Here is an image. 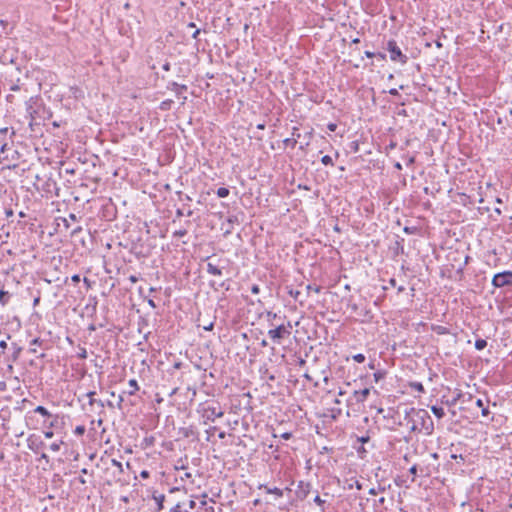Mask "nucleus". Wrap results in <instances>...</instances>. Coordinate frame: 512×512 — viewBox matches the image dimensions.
Listing matches in <instances>:
<instances>
[{"mask_svg":"<svg viewBox=\"0 0 512 512\" xmlns=\"http://www.w3.org/2000/svg\"><path fill=\"white\" fill-rule=\"evenodd\" d=\"M34 188L42 193V196L46 198H51L53 196H59V187L57 186L56 181L54 180L52 174H37L35 176V181L33 182Z\"/></svg>","mask_w":512,"mask_h":512,"instance_id":"nucleus-3","label":"nucleus"},{"mask_svg":"<svg viewBox=\"0 0 512 512\" xmlns=\"http://www.w3.org/2000/svg\"><path fill=\"white\" fill-rule=\"evenodd\" d=\"M173 103L174 101L172 99H165L160 103L159 109L162 111H168L172 108Z\"/></svg>","mask_w":512,"mask_h":512,"instance_id":"nucleus-29","label":"nucleus"},{"mask_svg":"<svg viewBox=\"0 0 512 512\" xmlns=\"http://www.w3.org/2000/svg\"><path fill=\"white\" fill-rule=\"evenodd\" d=\"M167 90H171L175 93L176 97L181 100V104L184 105L187 101V96L184 95V92L188 90V86L185 84H179L175 81H169L167 86Z\"/></svg>","mask_w":512,"mask_h":512,"instance_id":"nucleus-11","label":"nucleus"},{"mask_svg":"<svg viewBox=\"0 0 512 512\" xmlns=\"http://www.w3.org/2000/svg\"><path fill=\"white\" fill-rule=\"evenodd\" d=\"M197 411L201 413L204 424H207L208 422H214L216 418H221L224 415V411L222 410L219 403H200Z\"/></svg>","mask_w":512,"mask_h":512,"instance_id":"nucleus-4","label":"nucleus"},{"mask_svg":"<svg viewBox=\"0 0 512 512\" xmlns=\"http://www.w3.org/2000/svg\"><path fill=\"white\" fill-rule=\"evenodd\" d=\"M486 346H487V341L485 339L478 338L475 341V349L476 350H483L484 348H486Z\"/></svg>","mask_w":512,"mask_h":512,"instance_id":"nucleus-34","label":"nucleus"},{"mask_svg":"<svg viewBox=\"0 0 512 512\" xmlns=\"http://www.w3.org/2000/svg\"><path fill=\"white\" fill-rule=\"evenodd\" d=\"M288 294H289L292 298H294V300H295V301H298L300 305H303V304H304L303 300H300V299H299V296L301 295V292H300V291H298V290H294V289H289Z\"/></svg>","mask_w":512,"mask_h":512,"instance_id":"nucleus-32","label":"nucleus"},{"mask_svg":"<svg viewBox=\"0 0 512 512\" xmlns=\"http://www.w3.org/2000/svg\"><path fill=\"white\" fill-rule=\"evenodd\" d=\"M409 387L412 390L417 391L418 393H424L425 392L424 386H423V384L421 382H417V381L409 382Z\"/></svg>","mask_w":512,"mask_h":512,"instance_id":"nucleus-26","label":"nucleus"},{"mask_svg":"<svg viewBox=\"0 0 512 512\" xmlns=\"http://www.w3.org/2000/svg\"><path fill=\"white\" fill-rule=\"evenodd\" d=\"M404 421L411 432L424 433L430 436L434 432L433 419L425 409L414 407L405 410Z\"/></svg>","mask_w":512,"mask_h":512,"instance_id":"nucleus-1","label":"nucleus"},{"mask_svg":"<svg viewBox=\"0 0 512 512\" xmlns=\"http://www.w3.org/2000/svg\"><path fill=\"white\" fill-rule=\"evenodd\" d=\"M74 175L76 173V164L75 163H69V162H60V169L59 174L62 173Z\"/></svg>","mask_w":512,"mask_h":512,"instance_id":"nucleus-17","label":"nucleus"},{"mask_svg":"<svg viewBox=\"0 0 512 512\" xmlns=\"http://www.w3.org/2000/svg\"><path fill=\"white\" fill-rule=\"evenodd\" d=\"M230 194V191L228 188L226 187H220L217 189L216 191V195L219 197V198H225L227 197L228 195Z\"/></svg>","mask_w":512,"mask_h":512,"instance_id":"nucleus-33","label":"nucleus"},{"mask_svg":"<svg viewBox=\"0 0 512 512\" xmlns=\"http://www.w3.org/2000/svg\"><path fill=\"white\" fill-rule=\"evenodd\" d=\"M151 493V498L155 501L157 512L162 511L164 509L165 495L159 493L157 490L149 491Z\"/></svg>","mask_w":512,"mask_h":512,"instance_id":"nucleus-14","label":"nucleus"},{"mask_svg":"<svg viewBox=\"0 0 512 512\" xmlns=\"http://www.w3.org/2000/svg\"><path fill=\"white\" fill-rule=\"evenodd\" d=\"M409 472H410V474L413 475L412 482H414L415 477L418 474V466L416 464H414L413 466L410 467Z\"/></svg>","mask_w":512,"mask_h":512,"instance_id":"nucleus-51","label":"nucleus"},{"mask_svg":"<svg viewBox=\"0 0 512 512\" xmlns=\"http://www.w3.org/2000/svg\"><path fill=\"white\" fill-rule=\"evenodd\" d=\"M272 328L268 330V337L275 343L281 344L282 340L288 338L291 335L292 324L291 321H287L286 323H280L275 326H271Z\"/></svg>","mask_w":512,"mask_h":512,"instance_id":"nucleus-6","label":"nucleus"},{"mask_svg":"<svg viewBox=\"0 0 512 512\" xmlns=\"http://www.w3.org/2000/svg\"><path fill=\"white\" fill-rule=\"evenodd\" d=\"M178 433L183 438H193V439H196V440L198 439V435H199L196 427L193 426V425H190V426H187V427H180Z\"/></svg>","mask_w":512,"mask_h":512,"instance_id":"nucleus-13","label":"nucleus"},{"mask_svg":"<svg viewBox=\"0 0 512 512\" xmlns=\"http://www.w3.org/2000/svg\"><path fill=\"white\" fill-rule=\"evenodd\" d=\"M85 431H86L85 426L79 425V426H76V428L74 429V434L77 436H82V435H84Z\"/></svg>","mask_w":512,"mask_h":512,"instance_id":"nucleus-41","label":"nucleus"},{"mask_svg":"<svg viewBox=\"0 0 512 512\" xmlns=\"http://www.w3.org/2000/svg\"><path fill=\"white\" fill-rule=\"evenodd\" d=\"M71 280H72V282H73V283H75V284L79 283V282H80V280H81V279H80V275H78V274H74V275L71 277Z\"/></svg>","mask_w":512,"mask_h":512,"instance_id":"nucleus-63","label":"nucleus"},{"mask_svg":"<svg viewBox=\"0 0 512 512\" xmlns=\"http://www.w3.org/2000/svg\"><path fill=\"white\" fill-rule=\"evenodd\" d=\"M9 130L10 129L8 127H4V128L0 129V138L4 139V141H6V136H7L8 132H9Z\"/></svg>","mask_w":512,"mask_h":512,"instance_id":"nucleus-56","label":"nucleus"},{"mask_svg":"<svg viewBox=\"0 0 512 512\" xmlns=\"http://www.w3.org/2000/svg\"><path fill=\"white\" fill-rule=\"evenodd\" d=\"M449 450L451 452V455H450L451 459L456 460L458 463H464L465 457L461 453H458L459 449L456 448L454 444H451V446L449 447Z\"/></svg>","mask_w":512,"mask_h":512,"instance_id":"nucleus-19","label":"nucleus"},{"mask_svg":"<svg viewBox=\"0 0 512 512\" xmlns=\"http://www.w3.org/2000/svg\"><path fill=\"white\" fill-rule=\"evenodd\" d=\"M140 476H141L143 479H147V478H149L150 473H149V471H147V470H142V471L140 472Z\"/></svg>","mask_w":512,"mask_h":512,"instance_id":"nucleus-64","label":"nucleus"},{"mask_svg":"<svg viewBox=\"0 0 512 512\" xmlns=\"http://www.w3.org/2000/svg\"><path fill=\"white\" fill-rule=\"evenodd\" d=\"M354 487L357 490H361L362 489V484L356 478H354V477H352L349 480H346V486L344 488L353 489Z\"/></svg>","mask_w":512,"mask_h":512,"instance_id":"nucleus-23","label":"nucleus"},{"mask_svg":"<svg viewBox=\"0 0 512 512\" xmlns=\"http://www.w3.org/2000/svg\"><path fill=\"white\" fill-rule=\"evenodd\" d=\"M20 153L14 149L13 144H9L8 142H3L0 146V163L6 165L7 167H16L18 166V160L20 158Z\"/></svg>","mask_w":512,"mask_h":512,"instance_id":"nucleus-5","label":"nucleus"},{"mask_svg":"<svg viewBox=\"0 0 512 512\" xmlns=\"http://www.w3.org/2000/svg\"><path fill=\"white\" fill-rule=\"evenodd\" d=\"M460 396H461L460 393L457 394V396L453 397L451 400H447L446 404H448L449 406H454L458 402Z\"/></svg>","mask_w":512,"mask_h":512,"instance_id":"nucleus-53","label":"nucleus"},{"mask_svg":"<svg viewBox=\"0 0 512 512\" xmlns=\"http://www.w3.org/2000/svg\"><path fill=\"white\" fill-rule=\"evenodd\" d=\"M111 464H112L114 467H116V468L119 470V472H120V473H122V472H123V464H122L120 461H118V460H116V459H112V460H111Z\"/></svg>","mask_w":512,"mask_h":512,"instance_id":"nucleus-49","label":"nucleus"},{"mask_svg":"<svg viewBox=\"0 0 512 512\" xmlns=\"http://www.w3.org/2000/svg\"><path fill=\"white\" fill-rule=\"evenodd\" d=\"M207 494L202 495V499L197 501L196 497H191L188 500L177 502L179 505L186 507L188 511L194 512H214V507L208 506L206 502Z\"/></svg>","mask_w":512,"mask_h":512,"instance_id":"nucleus-7","label":"nucleus"},{"mask_svg":"<svg viewBox=\"0 0 512 512\" xmlns=\"http://www.w3.org/2000/svg\"><path fill=\"white\" fill-rule=\"evenodd\" d=\"M321 289H322V287H321V286H317V285L313 286V285H311V284H308V285L306 286V290H307V292H308V293H309L310 291H314L315 293H320V292H321Z\"/></svg>","mask_w":512,"mask_h":512,"instance_id":"nucleus-46","label":"nucleus"},{"mask_svg":"<svg viewBox=\"0 0 512 512\" xmlns=\"http://www.w3.org/2000/svg\"><path fill=\"white\" fill-rule=\"evenodd\" d=\"M321 162H322V164H324L326 166H328V165L333 166V160H332L331 156H329V155H324L321 158Z\"/></svg>","mask_w":512,"mask_h":512,"instance_id":"nucleus-43","label":"nucleus"},{"mask_svg":"<svg viewBox=\"0 0 512 512\" xmlns=\"http://www.w3.org/2000/svg\"><path fill=\"white\" fill-rule=\"evenodd\" d=\"M476 406L481 409V414L483 417H488L490 414V411L487 406L484 405V401L482 399L476 400Z\"/></svg>","mask_w":512,"mask_h":512,"instance_id":"nucleus-25","label":"nucleus"},{"mask_svg":"<svg viewBox=\"0 0 512 512\" xmlns=\"http://www.w3.org/2000/svg\"><path fill=\"white\" fill-rule=\"evenodd\" d=\"M331 412H332L333 419H336L338 416L341 415L342 410L340 408H332Z\"/></svg>","mask_w":512,"mask_h":512,"instance_id":"nucleus-57","label":"nucleus"},{"mask_svg":"<svg viewBox=\"0 0 512 512\" xmlns=\"http://www.w3.org/2000/svg\"><path fill=\"white\" fill-rule=\"evenodd\" d=\"M283 143L286 145V146H290L291 148H294L297 144V139H294V138H286Z\"/></svg>","mask_w":512,"mask_h":512,"instance_id":"nucleus-42","label":"nucleus"},{"mask_svg":"<svg viewBox=\"0 0 512 512\" xmlns=\"http://www.w3.org/2000/svg\"><path fill=\"white\" fill-rule=\"evenodd\" d=\"M92 402H95L94 405H97L100 408L99 414H103L105 402H103L101 399H96V400H93Z\"/></svg>","mask_w":512,"mask_h":512,"instance_id":"nucleus-48","label":"nucleus"},{"mask_svg":"<svg viewBox=\"0 0 512 512\" xmlns=\"http://www.w3.org/2000/svg\"><path fill=\"white\" fill-rule=\"evenodd\" d=\"M227 222L231 225L233 224H239V221H238V217L236 215H230L228 218H227Z\"/></svg>","mask_w":512,"mask_h":512,"instance_id":"nucleus-52","label":"nucleus"},{"mask_svg":"<svg viewBox=\"0 0 512 512\" xmlns=\"http://www.w3.org/2000/svg\"><path fill=\"white\" fill-rule=\"evenodd\" d=\"M432 331L435 332L437 335L450 334V329L441 325H433Z\"/></svg>","mask_w":512,"mask_h":512,"instance_id":"nucleus-24","label":"nucleus"},{"mask_svg":"<svg viewBox=\"0 0 512 512\" xmlns=\"http://www.w3.org/2000/svg\"><path fill=\"white\" fill-rule=\"evenodd\" d=\"M12 348L13 352L11 356H9L8 361L14 363L19 359L20 354L22 352V347H20L17 343H12Z\"/></svg>","mask_w":512,"mask_h":512,"instance_id":"nucleus-21","label":"nucleus"},{"mask_svg":"<svg viewBox=\"0 0 512 512\" xmlns=\"http://www.w3.org/2000/svg\"><path fill=\"white\" fill-rule=\"evenodd\" d=\"M312 485L309 482L299 481L297 484V488L295 490V495L299 500H304L307 498L309 493L311 492Z\"/></svg>","mask_w":512,"mask_h":512,"instance_id":"nucleus-12","label":"nucleus"},{"mask_svg":"<svg viewBox=\"0 0 512 512\" xmlns=\"http://www.w3.org/2000/svg\"><path fill=\"white\" fill-rule=\"evenodd\" d=\"M178 196H179V200L180 201H185V202H190L192 201V198L188 195V194H184L183 192L181 191H178L177 192Z\"/></svg>","mask_w":512,"mask_h":512,"instance_id":"nucleus-45","label":"nucleus"},{"mask_svg":"<svg viewBox=\"0 0 512 512\" xmlns=\"http://www.w3.org/2000/svg\"><path fill=\"white\" fill-rule=\"evenodd\" d=\"M0 61L3 64H6L7 62L12 63L13 62V57H8L6 54H3V55L0 56Z\"/></svg>","mask_w":512,"mask_h":512,"instance_id":"nucleus-55","label":"nucleus"},{"mask_svg":"<svg viewBox=\"0 0 512 512\" xmlns=\"http://www.w3.org/2000/svg\"><path fill=\"white\" fill-rule=\"evenodd\" d=\"M267 492L270 493V494H275L277 497H282L283 496V490H281L278 487H274V488L268 489Z\"/></svg>","mask_w":512,"mask_h":512,"instance_id":"nucleus-40","label":"nucleus"},{"mask_svg":"<svg viewBox=\"0 0 512 512\" xmlns=\"http://www.w3.org/2000/svg\"><path fill=\"white\" fill-rule=\"evenodd\" d=\"M251 292L253 294H259L260 293V287L257 284H253L251 287Z\"/></svg>","mask_w":512,"mask_h":512,"instance_id":"nucleus-60","label":"nucleus"},{"mask_svg":"<svg viewBox=\"0 0 512 512\" xmlns=\"http://www.w3.org/2000/svg\"><path fill=\"white\" fill-rule=\"evenodd\" d=\"M131 389L127 391L126 393L128 395H134L139 390V385L136 379H130L128 382Z\"/></svg>","mask_w":512,"mask_h":512,"instance_id":"nucleus-27","label":"nucleus"},{"mask_svg":"<svg viewBox=\"0 0 512 512\" xmlns=\"http://www.w3.org/2000/svg\"><path fill=\"white\" fill-rule=\"evenodd\" d=\"M77 357L80 359H86L87 358V350L85 347L80 346L79 351L77 353Z\"/></svg>","mask_w":512,"mask_h":512,"instance_id":"nucleus-44","label":"nucleus"},{"mask_svg":"<svg viewBox=\"0 0 512 512\" xmlns=\"http://www.w3.org/2000/svg\"><path fill=\"white\" fill-rule=\"evenodd\" d=\"M54 431L55 430H50V429H46L43 434H44V437L47 438V439H50L54 436Z\"/></svg>","mask_w":512,"mask_h":512,"instance_id":"nucleus-58","label":"nucleus"},{"mask_svg":"<svg viewBox=\"0 0 512 512\" xmlns=\"http://www.w3.org/2000/svg\"><path fill=\"white\" fill-rule=\"evenodd\" d=\"M403 231H404V233H406V234H408V235H412V234H416V233H417L418 228H417V227H415V226H411V227H409V226H405V227L403 228Z\"/></svg>","mask_w":512,"mask_h":512,"instance_id":"nucleus-39","label":"nucleus"},{"mask_svg":"<svg viewBox=\"0 0 512 512\" xmlns=\"http://www.w3.org/2000/svg\"><path fill=\"white\" fill-rule=\"evenodd\" d=\"M386 49L390 53V60L393 62L400 63L402 65L406 64L408 61L407 55H405L400 47L398 46L397 42L394 39H391L387 42Z\"/></svg>","mask_w":512,"mask_h":512,"instance_id":"nucleus-8","label":"nucleus"},{"mask_svg":"<svg viewBox=\"0 0 512 512\" xmlns=\"http://www.w3.org/2000/svg\"><path fill=\"white\" fill-rule=\"evenodd\" d=\"M386 375L385 371L378 370L373 374L375 382H379L380 380L384 379Z\"/></svg>","mask_w":512,"mask_h":512,"instance_id":"nucleus-36","label":"nucleus"},{"mask_svg":"<svg viewBox=\"0 0 512 512\" xmlns=\"http://www.w3.org/2000/svg\"><path fill=\"white\" fill-rule=\"evenodd\" d=\"M9 298H10L9 292L4 291V290H0V303L2 305L7 304Z\"/></svg>","mask_w":512,"mask_h":512,"instance_id":"nucleus-35","label":"nucleus"},{"mask_svg":"<svg viewBox=\"0 0 512 512\" xmlns=\"http://www.w3.org/2000/svg\"><path fill=\"white\" fill-rule=\"evenodd\" d=\"M26 112L30 117V123H37L39 120H47L52 117V112L47 108L43 99L39 96H32L26 101Z\"/></svg>","mask_w":512,"mask_h":512,"instance_id":"nucleus-2","label":"nucleus"},{"mask_svg":"<svg viewBox=\"0 0 512 512\" xmlns=\"http://www.w3.org/2000/svg\"><path fill=\"white\" fill-rule=\"evenodd\" d=\"M184 215H186L187 217H191L193 215V210L191 209H188L186 211V213L184 212V208H177L176 211H175V216L176 218H181L183 217Z\"/></svg>","mask_w":512,"mask_h":512,"instance_id":"nucleus-30","label":"nucleus"},{"mask_svg":"<svg viewBox=\"0 0 512 512\" xmlns=\"http://www.w3.org/2000/svg\"><path fill=\"white\" fill-rule=\"evenodd\" d=\"M66 415L53 414L49 420H43L42 426L45 429L55 430L56 432L62 431L65 427Z\"/></svg>","mask_w":512,"mask_h":512,"instance_id":"nucleus-10","label":"nucleus"},{"mask_svg":"<svg viewBox=\"0 0 512 512\" xmlns=\"http://www.w3.org/2000/svg\"><path fill=\"white\" fill-rule=\"evenodd\" d=\"M393 251L395 256H398L400 254H404V239L399 238L395 241L393 246Z\"/></svg>","mask_w":512,"mask_h":512,"instance_id":"nucleus-22","label":"nucleus"},{"mask_svg":"<svg viewBox=\"0 0 512 512\" xmlns=\"http://www.w3.org/2000/svg\"><path fill=\"white\" fill-rule=\"evenodd\" d=\"M369 440H370V437L368 435L367 436H362V437L358 438V442H360L362 445L367 443Z\"/></svg>","mask_w":512,"mask_h":512,"instance_id":"nucleus-61","label":"nucleus"},{"mask_svg":"<svg viewBox=\"0 0 512 512\" xmlns=\"http://www.w3.org/2000/svg\"><path fill=\"white\" fill-rule=\"evenodd\" d=\"M431 411L432 413L438 418V419H441L445 416V411L442 407L440 406H437V405H433L431 407Z\"/></svg>","mask_w":512,"mask_h":512,"instance_id":"nucleus-28","label":"nucleus"},{"mask_svg":"<svg viewBox=\"0 0 512 512\" xmlns=\"http://www.w3.org/2000/svg\"><path fill=\"white\" fill-rule=\"evenodd\" d=\"M352 358L357 363H363L366 359L365 355L362 353L355 354V355H353Z\"/></svg>","mask_w":512,"mask_h":512,"instance_id":"nucleus-47","label":"nucleus"},{"mask_svg":"<svg viewBox=\"0 0 512 512\" xmlns=\"http://www.w3.org/2000/svg\"><path fill=\"white\" fill-rule=\"evenodd\" d=\"M353 395L357 403H364L370 395V388L355 390Z\"/></svg>","mask_w":512,"mask_h":512,"instance_id":"nucleus-16","label":"nucleus"},{"mask_svg":"<svg viewBox=\"0 0 512 512\" xmlns=\"http://www.w3.org/2000/svg\"><path fill=\"white\" fill-rule=\"evenodd\" d=\"M491 284L494 288L512 287V271L505 270L494 274Z\"/></svg>","mask_w":512,"mask_h":512,"instance_id":"nucleus-9","label":"nucleus"},{"mask_svg":"<svg viewBox=\"0 0 512 512\" xmlns=\"http://www.w3.org/2000/svg\"><path fill=\"white\" fill-rule=\"evenodd\" d=\"M30 413L39 414L44 418V420H49L53 416V414L46 407L41 405L34 408L32 412H28L26 416L27 420L32 419V416L29 415Z\"/></svg>","mask_w":512,"mask_h":512,"instance_id":"nucleus-15","label":"nucleus"},{"mask_svg":"<svg viewBox=\"0 0 512 512\" xmlns=\"http://www.w3.org/2000/svg\"><path fill=\"white\" fill-rule=\"evenodd\" d=\"M327 128H328V130H329V131L334 132V131H336V129H337V124H336V123H332V122H331V123H329V124L327 125Z\"/></svg>","mask_w":512,"mask_h":512,"instance_id":"nucleus-62","label":"nucleus"},{"mask_svg":"<svg viewBox=\"0 0 512 512\" xmlns=\"http://www.w3.org/2000/svg\"><path fill=\"white\" fill-rule=\"evenodd\" d=\"M96 392L95 391H90L86 394V396L89 398V405H94L95 402H92L93 400H96V398H94Z\"/></svg>","mask_w":512,"mask_h":512,"instance_id":"nucleus-54","label":"nucleus"},{"mask_svg":"<svg viewBox=\"0 0 512 512\" xmlns=\"http://www.w3.org/2000/svg\"><path fill=\"white\" fill-rule=\"evenodd\" d=\"M266 317H267L268 322L270 323V326H275L274 321L276 319H280V317L276 313H274L272 311H267L266 312Z\"/></svg>","mask_w":512,"mask_h":512,"instance_id":"nucleus-31","label":"nucleus"},{"mask_svg":"<svg viewBox=\"0 0 512 512\" xmlns=\"http://www.w3.org/2000/svg\"><path fill=\"white\" fill-rule=\"evenodd\" d=\"M207 272L214 276H221L222 269L217 265L210 261V257H207Z\"/></svg>","mask_w":512,"mask_h":512,"instance_id":"nucleus-18","label":"nucleus"},{"mask_svg":"<svg viewBox=\"0 0 512 512\" xmlns=\"http://www.w3.org/2000/svg\"><path fill=\"white\" fill-rule=\"evenodd\" d=\"M43 343V340H41L40 338H34L30 341V346H37V345H41Z\"/></svg>","mask_w":512,"mask_h":512,"instance_id":"nucleus-59","label":"nucleus"},{"mask_svg":"<svg viewBox=\"0 0 512 512\" xmlns=\"http://www.w3.org/2000/svg\"><path fill=\"white\" fill-rule=\"evenodd\" d=\"M69 97L79 100L84 97V92L78 86H71L69 87Z\"/></svg>","mask_w":512,"mask_h":512,"instance_id":"nucleus-20","label":"nucleus"},{"mask_svg":"<svg viewBox=\"0 0 512 512\" xmlns=\"http://www.w3.org/2000/svg\"><path fill=\"white\" fill-rule=\"evenodd\" d=\"M63 444V441L61 440L60 442H54L50 445V449L53 451V452H58L60 450V447L61 445Z\"/></svg>","mask_w":512,"mask_h":512,"instance_id":"nucleus-50","label":"nucleus"},{"mask_svg":"<svg viewBox=\"0 0 512 512\" xmlns=\"http://www.w3.org/2000/svg\"><path fill=\"white\" fill-rule=\"evenodd\" d=\"M313 501L316 505L321 507L322 512L325 511V508H324L325 500L321 499V497L318 494L314 497Z\"/></svg>","mask_w":512,"mask_h":512,"instance_id":"nucleus-38","label":"nucleus"},{"mask_svg":"<svg viewBox=\"0 0 512 512\" xmlns=\"http://www.w3.org/2000/svg\"><path fill=\"white\" fill-rule=\"evenodd\" d=\"M187 233H188L187 229L183 228V229L174 231L172 236H173V238H181V237H184L185 235H187Z\"/></svg>","mask_w":512,"mask_h":512,"instance_id":"nucleus-37","label":"nucleus"}]
</instances>
